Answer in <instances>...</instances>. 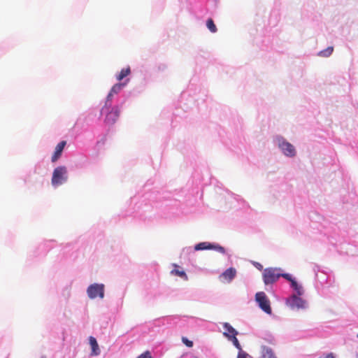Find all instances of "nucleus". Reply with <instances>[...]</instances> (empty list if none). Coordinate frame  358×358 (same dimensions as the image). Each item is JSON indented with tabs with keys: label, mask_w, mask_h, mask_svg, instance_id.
<instances>
[{
	"label": "nucleus",
	"mask_w": 358,
	"mask_h": 358,
	"mask_svg": "<svg viewBox=\"0 0 358 358\" xmlns=\"http://www.w3.org/2000/svg\"><path fill=\"white\" fill-rule=\"evenodd\" d=\"M66 180L67 170L65 166H61L55 169L51 181L53 186L62 185L64 182L66 181Z\"/></svg>",
	"instance_id": "obj_1"
},
{
	"label": "nucleus",
	"mask_w": 358,
	"mask_h": 358,
	"mask_svg": "<svg viewBox=\"0 0 358 358\" xmlns=\"http://www.w3.org/2000/svg\"><path fill=\"white\" fill-rule=\"evenodd\" d=\"M225 331L224 332V335L228 338V339H231L233 336H237V331L231 327L229 323L226 322L223 325Z\"/></svg>",
	"instance_id": "obj_12"
},
{
	"label": "nucleus",
	"mask_w": 358,
	"mask_h": 358,
	"mask_svg": "<svg viewBox=\"0 0 358 358\" xmlns=\"http://www.w3.org/2000/svg\"><path fill=\"white\" fill-rule=\"evenodd\" d=\"M291 286L296 291L299 296H301L303 294V289L302 286L299 285L296 280L292 281Z\"/></svg>",
	"instance_id": "obj_17"
},
{
	"label": "nucleus",
	"mask_w": 358,
	"mask_h": 358,
	"mask_svg": "<svg viewBox=\"0 0 358 358\" xmlns=\"http://www.w3.org/2000/svg\"><path fill=\"white\" fill-rule=\"evenodd\" d=\"M171 273H173L175 275L180 277L181 278L185 280H187V275L179 266L175 265L174 268L171 271Z\"/></svg>",
	"instance_id": "obj_14"
},
{
	"label": "nucleus",
	"mask_w": 358,
	"mask_h": 358,
	"mask_svg": "<svg viewBox=\"0 0 358 358\" xmlns=\"http://www.w3.org/2000/svg\"><path fill=\"white\" fill-rule=\"evenodd\" d=\"M255 266H256V267H257L258 269H259V270H262V265L261 264H259V263H256V264H255Z\"/></svg>",
	"instance_id": "obj_26"
},
{
	"label": "nucleus",
	"mask_w": 358,
	"mask_h": 358,
	"mask_svg": "<svg viewBox=\"0 0 358 358\" xmlns=\"http://www.w3.org/2000/svg\"><path fill=\"white\" fill-rule=\"evenodd\" d=\"M206 26L208 29L212 32L215 33L217 31V27L211 18H209L206 22Z\"/></svg>",
	"instance_id": "obj_20"
},
{
	"label": "nucleus",
	"mask_w": 358,
	"mask_h": 358,
	"mask_svg": "<svg viewBox=\"0 0 358 358\" xmlns=\"http://www.w3.org/2000/svg\"><path fill=\"white\" fill-rule=\"evenodd\" d=\"M102 113H106L105 123L108 125H113L119 117L120 109L118 106H115L108 110H105Z\"/></svg>",
	"instance_id": "obj_4"
},
{
	"label": "nucleus",
	"mask_w": 358,
	"mask_h": 358,
	"mask_svg": "<svg viewBox=\"0 0 358 358\" xmlns=\"http://www.w3.org/2000/svg\"><path fill=\"white\" fill-rule=\"evenodd\" d=\"M230 341H232L233 344L235 345V347L238 349L240 350V352H243L242 350H241V346L236 338V336H233V338H231V339H229Z\"/></svg>",
	"instance_id": "obj_21"
},
{
	"label": "nucleus",
	"mask_w": 358,
	"mask_h": 358,
	"mask_svg": "<svg viewBox=\"0 0 358 358\" xmlns=\"http://www.w3.org/2000/svg\"><path fill=\"white\" fill-rule=\"evenodd\" d=\"M236 270L234 268H229L224 271L220 275V278L225 282H230L236 276Z\"/></svg>",
	"instance_id": "obj_9"
},
{
	"label": "nucleus",
	"mask_w": 358,
	"mask_h": 358,
	"mask_svg": "<svg viewBox=\"0 0 358 358\" xmlns=\"http://www.w3.org/2000/svg\"><path fill=\"white\" fill-rule=\"evenodd\" d=\"M260 358H278L273 350L267 346L262 345L261 348Z\"/></svg>",
	"instance_id": "obj_11"
},
{
	"label": "nucleus",
	"mask_w": 358,
	"mask_h": 358,
	"mask_svg": "<svg viewBox=\"0 0 358 358\" xmlns=\"http://www.w3.org/2000/svg\"><path fill=\"white\" fill-rule=\"evenodd\" d=\"M196 358H198V357H196Z\"/></svg>",
	"instance_id": "obj_28"
},
{
	"label": "nucleus",
	"mask_w": 358,
	"mask_h": 358,
	"mask_svg": "<svg viewBox=\"0 0 358 358\" xmlns=\"http://www.w3.org/2000/svg\"><path fill=\"white\" fill-rule=\"evenodd\" d=\"M250 356L245 352H239L237 358H249Z\"/></svg>",
	"instance_id": "obj_25"
},
{
	"label": "nucleus",
	"mask_w": 358,
	"mask_h": 358,
	"mask_svg": "<svg viewBox=\"0 0 358 358\" xmlns=\"http://www.w3.org/2000/svg\"><path fill=\"white\" fill-rule=\"evenodd\" d=\"M138 358H152L150 352L147 351L143 354H141Z\"/></svg>",
	"instance_id": "obj_24"
},
{
	"label": "nucleus",
	"mask_w": 358,
	"mask_h": 358,
	"mask_svg": "<svg viewBox=\"0 0 358 358\" xmlns=\"http://www.w3.org/2000/svg\"><path fill=\"white\" fill-rule=\"evenodd\" d=\"M287 303L292 309L305 308L306 304L304 300L296 295L292 296L287 301Z\"/></svg>",
	"instance_id": "obj_8"
},
{
	"label": "nucleus",
	"mask_w": 358,
	"mask_h": 358,
	"mask_svg": "<svg viewBox=\"0 0 358 358\" xmlns=\"http://www.w3.org/2000/svg\"><path fill=\"white\" fill-rule=\"evenodd\" d=\"M182 343L187 347L191 348L193 346V342L192 341L188 340L185 337L182 338Z\"/></svg>",
	"instance_id": "obj_22"
},
{
	"label": "nucleus",
	"mask_w": 358,
	"mask_h": 358,
	"mask_svg": "<svg viewBox=\"0 0 358 358\" xmlns=\"http://www.w3.org/2000/svg\"><path fill=\"white\" fill-rule=\"evenodd\" d=\"M66 144V142L65 141H62L57 145L55 152H54V154L52 157V162H55L61 157L62 151H63Z\"/></svg>",
	"instance_id": "obj_10"
},
{
	"label": "nucleus",
	"mask_w": 358,
	"mask_h": 358,
	"mask_svg": "<svg viewBox=\"0 0 358 358\" xmlns=\"http://www.w3.org/2000/svg\"><path fill=\"white\" fill-rule=\"evenodd\" d=\"M195 250H214L215 251H217L222 254L225 253V249L220 245H215L212 244L208 242H201L198 244H196L194 247Z\"/></svg>",
	"instance_id": "obj_6"
},
{
	"label": "nucleus",
	"mask_w": 358,
	"mask_h": 358,
	"mask_svg": "<svg viewBox=\"0 0 358 358\" xmlns=\"http://www.w3.org/2000/svg\"><path fill=\"white\" fill-rule=\"evenodd\" d=\"M88 296L93 299L96 297L103 299L104 296V285L103 284H93L88 287L87 290Z\"/></svg>",
	"instance_id": "obj_5"
},
{
	"label": "nucleus",
	"mask_w": 358,
	"mask_h": 358,
	"mask_svg": "<svg viewBox=\"0 0 358 358\" xmlns=\"http://www.w3.org/2000/svg\"><path fill=\"white\" fill-rule=\"evenodd\" d=\"M333 51H334V48L332 46H329L327 48H326L325 50L320 51L318 53V55L320 57H329L332 54Z\"/></svg>",
	"instance_id": "obj_19"
},
{
	"label": "nucleus",
	"mask_w": 358,
	"mask_h": 358,
	"mask_svg": "<svg viewBox=\"0 0 358 358\" xmlns=\"http://www.w3.org/2000/svg\"><path fill=\"white\" fill-rule=\"evenodd\" d=\"M90 345L92 348V356H97L100 354V350L96 338L93 336L89 338Z\"/></svg>",
	"instance_id": "obj_13"
},
{
	"label": "nucleus",
	"mask_w": 358,
	"mask_h": 358,
	"mask_svg": "<svg viewBox=\"0 0 358 358\" xmlns=\"http://www.w3.org/2000/svg\"><path fill=\"white\" fill-rule=\"evenodd\" d=\"M278 145L283 153L289 157H293L296 154L294 147L289 142L285 141L281 138L278 141Z\"/></svg>",
	"instance_id": "obj_7"
},
{
	"label": "nucleus",
	"mask_w": 358,
	"mask_h": 358,
	"mask_svg": "<svg viewBox=\"0 0 358 358\" xmlns=\"http://www.w3.org/2000/svg\"><path fill=\"white\" fill-rule=\"evenodd\" d=\"M126 84H127L126 83H117L112 87L110 92L113 95L119 93L122 90V88L126 85Z\"/></svg>",
	"instance_id": "obj_16"
},
{
	"label": "nucleus",
	"mask_w": 358,
	"mask_h": 358,
	"mask_svg": "<svg viewBox=\"0 0 358 358\" xmlns=\"http://www.w3.org/2000/svg\"><path fill=\"white\" fill-rule=\"evenodd\" d=\"M325 358H335V357L334 356L333 353H329L325 357Z\"/></svg>",
	"instance_id": "obj_27"
},
{
	"label": "nucleus",
	"mask_w": 358,
	"mask_h": 358,
	"mask_svg": "<svg viewBox=\"0 0 358 358\" xmlns=\"http://www.w3.org/2000/svg\"><path fill=\"white\" fill-rule=\"evenodd\" d=\"M281 276L292 283V281H295L294 278L289 273H281Z\"/></svg>",
	"instance_id": "obj_23"
},
{
	"label": "nucleus",
	"mask_w": 358,
	"mask_h": 358,
	"mask_svg": "<svg viewBox=\"0 0 358 358\" xmlns=\"http://www.w3.org/2000/svg\"><path fill=\"white\" fill-rule=\"evenodd\" d=\"M113 94L110 92L106 97V103L104 106L102 108V111L105 110H108L111 108V102Z\"/></svg>",
	"instance_id": "obj_18"
},
{
	"label": "nucleus",
	"mask_w": 358,
	"mask_h": 358,
	"mask_svg": "<svg viewBox=\"0 0 358 358\" xmlns=\"http://www.w3.org/2000/svg\"><path fill=\"white\" fill-rule=\"evenodd\" d=\"M255 300L263 311L267 314H271L272 310L271 308L270 301L264 292H257L255 295Z\"/></svg>",
	"instance_id": "obj_3"
},
{
	"label": "nucleus",
	"mask_w": 358,
	"mask_h": 358,
	"mask_svg": "<svg viewBox=\"0 0 358 358\" xmlns=\"http://www.w3.org/2000/svg\"><path fill=\"white\" fill-rule=\"evenodd\" d=\"M280 269L276 268H265L263 273V280L266 285L273 284L276 282L281 273L279 272Z\"/></svg>",
	"instance_id": "obj_2"
},
{
	"label": "nucleus",
	"mask_w": 358,
	"mask_h": 358,
	"mask_svg": "<svg viewBox=\"0 0 358 358\" xmlns=\"http://www.w3.org/2000/svg\"><path fill=\"white\" fill-rule=\"evenodd\" d=\"M131 73L130 67L128 66L127 68L122 69L120 73L117 76L116 78L117 80L120 81L123 80L125 77L129 76Z\"/></svg>",
	"instance_id": "obj_15"
}]
</instances>
